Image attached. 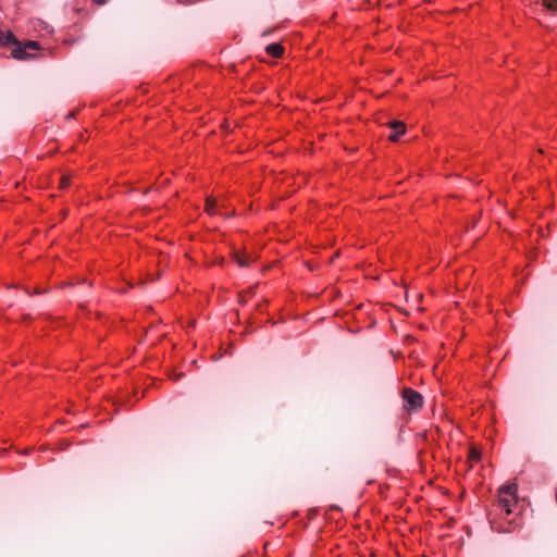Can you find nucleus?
<instances>
[{
  "label": "nucleus",
  "mask_w": 557,
  "mask_h": 557,
  "mask_svg": "<svg viewBox=\"0 0 557 557\" xmlns=\"http://www.w3.org/2000/svg\"><path fill=\"white\" fill-rule=\"evenodd\" d=\"M517 485L515 483L504 485L498 491V506L506 513H511L512 507L517 503Z\"/></svg>",
  "instance_id": "obj_1"
},
{
  "label": "nucleus",
  "mask_w": 557,
  "mask_h": 557,
  "mask_svg": "<svg viewBox=\"0 0 557 557\" xmlns=\"http://www.w3.org/2000/svg\"><path fill=\"white\" fill-rule=\"evenodd\" d=\"M404 403L407 410H416L422 406V396L413 389H405Z\"/></svg>",
  "instance_id": "obj_2"
},
{
  "label": "nucleus",
  "mask_w": 557,
  "mask_h": 557,
  "mask_svg": "<svg viewBox=\"0 0 557 557\" xmlns=\"http://www.w3.org/2000/svg\"><path fill=\"white\" fill-rule=\"evenodd\" d=\"M38 47L39 45L37 41L29 40L24 47H17L15 50H13L12 55L14 59L24 60L30 57V54L26 52V48L38 49Z\"/></svg>",
  "instance_id": "obj_3"
},
{
  "label": "nucleus",
  "mask_w": 557,
  "mask_h": 557,
  "mask_svg": "<svg viewBox=\"0 0 557 557\" xmlns=\"http://www.w3.org/2000/svg\"><path fill=\"white\" fill-rule=\"evenodd\" d=\"M388 125L393 129L388 135V139L392 141H397L399 136L406 132V126L401 121H392Z\"/></svg>",
  "instance_id": "obj_4"
},
{
  "label": "nucleus",
  "mask_w": 557,
  "mask_h": 557,
  "mask_svg": "<svg viewBox=\"0 0 557 557\" xmlns=\"http://www.w3.org/2000/svg\"><path fill=\"white\" fill-rule=\"evenodd\" d=\"M265 50H267V52H268L270 55H272V57H274V58H278V57H281V55H282V53H283V48H282V46H281L280 44H276V42L268 45V46H267V48H265Z\"/></svg>",
  "instance_id": "obj_5"
},
{
  "label": "nucleus",
  "mask_w": 557,
  "mask_h": 557,
  "mask_svg": "<svg viewBox=\"0 0 557 557\" xmlns=\"http://www.w3.org/2000/svg\"><path fill=\"white\" fill-rule=\"evenodd\" d=\"M543 5L552 13L557 12V0H543Z\"/></svg>",
  "instance_id": "obj_6"
},
{
  "label": "nucleus",
  "mask_w": 557,
  "mask_h": 557,
  "mask_svg": "<svg viewBox=\"0 0 557 557\" xmlns=\"http://www.w3.org/2000/svg\"><path fill=\"white\" fill-rule=\"evenodd\" d=\"M216 201L213 198H207L206 210L209 214H215Z\"/></svg>",
  "instance_id": "obj_7"
},
{
  "label": "nucleus",
  "mask_w": 557,
  "mask_h": 557,
  "mask_svg": "<svg viewBox=\"0 0 557 557\" xmlns=\"http://www.w3.org/2000/svg\"><path fill=\"white\" fill-rule=\"evenodd\" d=\"M82 284H83L82 289L76 290L75 294H74V297H76V298H84V297L87 296V290L90 287V285H86L85 281H83Z\"/></svg>",
  "instance_id": "obj_8"
},
{
  "label": "nucleus",
  "mask_w": 557,
  "mask_h": 557,
  "mask_svg": "<svg viewBox=\"0 0 557 557\" xmlns=\"http://www.w3.org/2000/svg\"><path fill=\"white\" fill-rule=\"evenodd\" d=\"M16 39L14 37V35L11 33V32H8L7 34H4V38H3V44L2 45H12V44H16Z\"/></svg>",
  "instance_id": "obj_9"
},
{
  "label": "nucleus",
  "mask_w": 557,
  "mask_h": 557,
  "mask_svg": "<svg viewBox=\"0 0 557 557\" xmlns=\"http://www.w3.org/2000/svg\"><path fill=\"white\" fill-rule=\"evenodd\" d=\"M470 458L471 460H479L480 459V453L476 449H471L470 451Z\"/></svg>",
  "instance_id": "obj_10"
},
{
  "label": "nucleus",
  "mask_w": 557,
  "mask_h": 557,
  "mask_svg": "<svg viewBox=\"0 0 557 557\" xmlns=\"http://www.w3.org/2000/svg\"><path fill=\"white\" fill-rule=\"evenodd\" d=\"M237 263L242 268H246V267L249 265V261L247 259H245V258H238L237 259Z\"/></svg>",
  "instance_id": "obj_11"
},
{
  "label": "nucleus",
  "mask_w": 557,
  "mask_h": 557,
  "mask_svg": "<svg viewBox=\"0 0 557 557\" xmlns=\"http://www.w3.org/2000/svg\"><path fill=\"white\" fill-rule=\"evenodd\" d=\"M61 185H62V187H66L69 185V178L63 176L61 180Z\"/></svg>",
  "instance_id": "obj_12"
},
{
  "label": "nucleus",
  "mask_w": 557,
  "mask_h": 557,
  "mask_svg": "<svg viewBox=\"0 0 557 557\" xmlns=\"http://www.w3.org/2000/svg\"><path fill=\"white\" fill-rule=\"evenodd\" d=\"M96 4L103 5L108 2V0H92Z\"/></svg>",
  "instance_id": "obj_13"
},
{
  "label": "nucleus",
  "mask_w": 557,
  "mask_h": 557,
  "mask_svg": "<svg viewBox=\"0 0 557 557\" xmlns=\"http://www.w3.org/2000/svg\"><path fill=\"white\" fill-rule=\"evenodd\" d=\"M4 33L0 29V44H3Z\"/></svg>",
  "instance_id": "obj_14"
},
{
  "label": "nucleus",
  "mask_w": 557,
  "mask_h": 557,
  "mask_svg": "<svg viewBox=\"0 0 557 557\" xmlns=\"http://www.w3.org/2000/svg\"><path fill=\"white\" fill-rule=\"evenodd\" d=\"M73 115H74V114L71 112V113H69V114L66 115V119H72V117H73Z\"/></svg>",
  "instance_id": "obj_15"
}]
</instances>
